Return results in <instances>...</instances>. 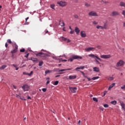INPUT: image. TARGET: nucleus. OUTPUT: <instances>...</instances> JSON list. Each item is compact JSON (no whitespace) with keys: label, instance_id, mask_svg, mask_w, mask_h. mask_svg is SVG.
Returning <instances> with one entry per match:
<instances>
[{"label":"nucleus","instance_id":"2f4dec72","mask_svg":"<svg viewBox=\"0 0 125 125\" xmlns=\"http://www.w3.org/2000/svg\"><path fill=\"white\" fill-rule=\"evenodd\" d=\"M59 82L58 81H57L56 82H55L53 84H54V85H57V84H58Z\"/></svg>","mask_w":125,"mask_h":125},{"label":"nucleus","instance_id":"7c9ffc66","mask_svg":"<svg viewBox=\"0 0 125 125\" xmlns=\"http://www.w3.org/2000/svg\"><path fill=\"white\" fill-rule=\"evenodd\" d=\"M98 79H99V76L92 78V80H93V81H95V80H97Z\"/></svg>","mask_w":125,"mask_h":125},{"label":"nucleus","instance_id":"c85d7f7f","mask_svg":"<svg viewBox=\"0 0 125 125\" xmlns=\"http://www.w3.org/2000/svg\"><path fill=\"white\" fill-rule=\"evenodd\" d=\"M5 68H6V65H2L1 67H0V69L4 70Z\"/></svg>","mask_w":125,"mask_h":125},{"label":"nucleus","instance_id":"5fc2aeb1","mask_svg":"<svg viewBox=\"0 0 125 125\" xmlns=\"http://www.w3.org/2000/svg\"><path fill=\"white\" fill-rule=\"evenodd\" d=\"M70 34H74V30H71V31H70Z\"/></svg>","mask_w":125,"mask_h":125},{"label":"nucleus","instance_id":"ddd939ff","mask_svg":"<svg viewBox=\"0 0 125 125\" xmlns=\"http://www.w3.org/2000/svg\"><path fill=\"white\" fill-rule=\"evenodd\" d=\"M16 97L18 98V99H21V100L26 101V99L24 97H21L20 95L16 94Z\"/></svg>","mask_w":125,"mask_h":125},{"label":"nucleus","instance_id":"f03ea898","mask_svg":"<svg viewBox=\"0 0 125 125\" xmlns=\"http://www.w3.org/2000/svg\"><path fill=\"white\" fill-rule=\"evenodd\" d=\"M88 15H89L90 17H98V14L96 12L94 11H92L88 13Z\"/></svg>","mask_w":125,"mask_h":125},{"label":"nucleus","instance_id":"8fccbe9b","mask_svg":"<svg viewBox=\"0 0 125 125\" xmlns=\"http://www.w3.org/2000/svg\"><path fill=\"white\" fill-rule=\"evenodd\" d=\"M95 61L97 64H100V62H99V61H98L97 60H95Z\"/></svg>","mask_w":125,"mask_h":125},{"label":"nucleus","instance_id":"4c0bfd02","mask_svg":"<svg viewBox=\"0 0 125 125\" xmlns=\"http://www.w3.org/2000/svg\"><path fill=\"white\" fill-rule=\"evenodd\" d=\"M121 89H122L123 90H125V84L121 86Z\"/></svg>","mask_w":125,"mask_h":125},{"label":"nucleus","instance_id":"aec40b11","mask_svg":"<svg viewBox=\"0 0 125 125\" xmlns=\"http://www.w3.org/2000/svg\"><path fill=\"white\" fill-rule=\"evenodd\" d=\"M59 25H60L61 27H64L65 26V23H64V21H63L60 20L59 21Z\"/></svg>","mask_w":125,"mask_h":125},{"label":"nucleus","instance_id":"39448f33","mask_svg":"<svg viewBox=\"0 0 125 125\" xmlns=\"http://www.w3.org/2000/svg\"><path fill=\"white\" fill-rule=\"evenodd\" d=\"M14 44L15 48L13 50L11 51V53H16V52H17V50L18 49V45L16 44V43H14Z\"/></svg>","mask_w":125,"mask_h":125},{"label":"nucleus","instance_id":"13d9d810","mask_svg":"<svg viewBox=\"0 0 125 125\" xmlns=\"http://www.w3.org/2000/svg\"><path fill=\"white\" fill-rule=\"evenodd\" d=\"M27 99H31V97L28 96H27Z\"/></svg>","mask_w":125,"mask_h":125},{"label":"nucleus","instance_id":"5701e85b","mask_svg":"<svg viewBox=\"0 0 125 125\" xmlns=\"http://www.w3.org/2000/svg\"><path fill=\"white\" fill-rule=\"evenodd\" d=\"M115 83H112L108 87V90H110V89H111V88H113V87H114V86H115Z\"/></svg>","mask_w":125,"mask_h":125},{"label":"nucleus","instance_id":"052dcab7","mask_svg":"<svg viewBox=\"0 0 125 125\" xmlns=\"http://www.w3.org/2000/svg\"><path fill=\"white\" fill-rule=\"evenodd\" d=\"M19 69V68H18V67H16V71H18V69Z\"/></svg>","mask_w":125,"mask_h":125},{"label":"nucleus","instance_id":"2eb2a0df","mask_svg":"<svg viewBox=\"0 0 125 125\" xmlns=\"http://www.w3.org/2000/svg\"><path fill=\"white\" fill-rule=\"evenodd\" d=\"M77 76L76 75H70L69 76V78L66 79V80H75V79H76Z\"/></svg>","mask_w":125,"mask_h":125},{"label":"nucleus","instance_id":"774afa93","mask_svg":"<svg viewBox=\"0 0 125 125\" xmlns=\"http://www.w3.org/2000/svg\"><path fill=\"white\" fill-rule=\"evenodd\" d=\"M59 74H60L61 75H62V74H64V72H60Z\"/></svg>","mask_w":125,"mask_h":125},{"label":"nucleus","instance_id":"f8f14e48","mask_svg":"<svg viewBox=\"0 0 125 125\" xmlns=\"http://www.w3.org/2000/svg\"><path fill=\"white\" fill-rule=\"evenodd\" d=\"M119 103H120V105H121V107H122V110H125V103H124V102H123V101L120 100V101H119Z\"/></svg>","mask_w":125,"mask_h":125},{"label":"nucleus","instance_id":"cd10ccee","mask_svg":"<svg viewBox=\"0 0 125 125\" xmlns=\"http://www.w3.org/2000/svg\"><path fill=\"white\" fill-rule=\"evenodd\" d=\"M51 72H52V70H47L45 71V74H49V73H51Z\"/></svg>","mask_w":125,"mask_h":125},{"label":"nucleus","instance_id":"0e129e2a","mask_svg":"<svg viewBox=\"0 0 125 125\" xmlns=\"http://www.w3.org/2000/svg\"><path fill=\"white\" fill-rule=\"evenodd\" d=\"M13 87H14V88H15V89H16V88H17L16 86H14V85H13Z\"/></svg>","mask_w":125,"mask_h":125},{"label":"nucleus","instance_id":"37998d69","mask_svg":"<svg viewBox=\"0 0 125 125\" xmlns=\"http://www.w3.org/2000/svg\"><path fill=\"white\" fill-rule=\"evenodd\" d=\"M23 75H27V76H29V73L26 72H24L23 73Z\"/></svg>","mask_w":125,"mask_h":125},{"label":"nucleus","instance_id":"473e14b6","mask_svg":"<svg viewBox=\"0 0 125 125\" xmlns=\"http://www.w3.org/2000/svg\"><path fill=\"white\" fill-rule=\"evenodd\" d=\"M107 79L108 80V81H113V80H114V77H109Z\"/></svg>","mask_w":125,"mask_h":125},{"label":"nucleus","instance_id":"a19ab883","mask_svg":"<svg viewBox=\"0 0 125 125\" xmlns=\"http://www.w3.org/2000/svg\"><path fill=\"white\" fill-rule=\"evenodd\" d=\"M104 108H108V107H109V105L107 104H104Z\"/></svg>","mask_w":125,"mask_h":125},{"label":"nucleus","instance_id":"49530a36","mask_svg":"<svg viewBox=\"0 0 125 125\" xmlns=\"http://www.w3.org/2000/svg\"><path fill=\"white\" fill-rule=\"evenodd\" d=\"M29 54H30L29 53H28L26 54V55L24 56V57H25L26 58H28V57H29Z\"/></svg>","mask_w":125,"mask_h":125},{"label":"nucleus","instance_id":"0eeeda50","mask_svg":"<svg viewBox=\"0 0 125 125\" xmlns=\"http://www.w3.org/2000/svg\"><path fill=\"white\" fill-rule=\"evenodd\" d=\"M22 88L23 91H28V90H29V89H30V87H29V85H28L27 84H24L22 86Z\"/></svg>","mask_w":125,"mask_h":125},{"label":"nucleus","instance_id":"4d7b16f0","mask_svg":"<svg viewBox=\"0 0 125 125\" xmlns=\"http://www.w3.org/2000/svg\"><path fill=\"white\" fill-rule=\"evenodd\" d=\"M8 45L7 44V43H5V47H7Z\"/></svg>","mask_w":125,"mask_h":125},{"label":"nucleus","instance_id":"20e7f679","mask_svg":"<svg viewBox=\"0 0 125 125\" xmlns=\"http://www.w3.org/2000/svg\"><path fill=\"white\" fill-rule=\"evenodd\" d=\"M72 70V68H67V69H59V68H55L54 71L55 72H64V71H70Z\"/></svg>","mask_w":125,"mask_h":125},{"label":"nucleus","instance_id":"79ce46f5","mask_svg":"<svg viewBox=\"0 0 125 125\" xmlns=\"http://www.w3.org/2000/svg\"><path fill=\"white\" fill-rule=\"evenodd\" d=\"M21 52H25V49L23 48L20 50Z\"/></svg>","mask_w":125,"mask_h":125},{"label":"nucleus","instance_id":"a211bd4d","mask_svg":"<svg viewBox=\"0 0 125 125\" xmlns=\"http://www.w3.org/2000/svg\"><path fill=\"white\" fill-rule=\"evenodd\" d=\"M119 12L117 11H113L111 13V16H117V15H119Z\"/></svg>","mask_w":125,"mask_h":125},{"label":"nucleus","instance_id":"c756f323","mask_svg":"<svg viewBox=\"0 0 125 125\" xmlns=\"http://www.w3.org/2000/svg\"><path fill=\"white\" fill-rule=\"evenodd\" d=\"M111 104H112L113 105H116V104H117V101H113L111 102Z\"/></svg>","mask_w":125,"mask_h":125},{"label":"nucleus","instance_id":"72a5a7b5","mask_svg":"<svg viewBox=\"0 0 125 125\" xmlns=\"http://www.w3.org/2000/svg\"><path fill=\"white\" fill-rule=\"evenodd\" d=\"M93 100L95 102H98V100L96 98H93Z\"/></svg>","mask_w":125,"mask_h":125},{"label":"nucleus","instance_id":"c03bdc74","mask_svg":"<svg viewBox=\"0 0 125 125\" xmlns=\"http://www.w3.org/2000/svg\"><path fill=\"white\" fill-rule=\"evenodd\" d=\"M99 109H100V110H101V111H104V108H103L102 107H100Z\"/></svg>","mask_w":125,"mask_h":125},{"label":"nucleus","instance_id":"1a4fd4ad","mask_svg":"<svg viewBox=\"0 0 125 125\" xmlns=\"http://www.w3.org/2000/svg\"><path fill=\"white\" fill-rule=\"evenodd\" d=\"M58 4H59L60 6H66L67 5V3L65 1H61L60 2H58Z\"/></svg>","mask_w":125,"mask_h":125},{"label":"nucleus","instance_id":"69168bd1","mask_svg":"<svg viewBox=\"0 0 125 125\" xmlns=\"http://www.w3.org/2000/svg\"><path fill=\"white\" fill-rule=\"evenodd\" d=\"M63 31H64V32L66 31V30H65V27H64L63 29H62Z\"/></svg>","mask_w":125,"mask_h":125},{"label":"nucleus","instance_id":"b1692460","mask_svg":"<svg viewBox=\"0 0 125 125\" xmlns=\"http://www.w3.org/2000/svg\"><path fill=\"white\" fill-rule=\"evenodd\" d=\"M75 31L76 32V34H79L80 32V29H79V28L78 27H75Z\"/></svg>","mask_w":125,"mask_h":125},{"label":"nucleus","instance_id":"bf43d9fd","mask_svg":"<svg viewBox=\"0 0 125 125\" xmlns=\"http://www.w3.org/2000/svg\"><path fill=\"white\" fill-rule=\"evenodd\" d=\"M28 19H29V17H27V18H26L25 22H27V20H28Z\"/></svg>","mask_w":125,"mask_h":125},{"label":"nucleus","instance_id":"6e6552de","mask_svg":"<svg viewBox=\"0 0 125 125\" xmlns=\"http://www.w3.org/2000/svg\"><path fill=\"white\" fill-rule=\"evenodd\" d=\"M100 57L103 59H109V58H111V55H102Z\"/></svg>","mask_w":125,"mask_h":125},{"label":"nucleus","instance_id":"393cba45","mask_svg":"<svg viewBox=\"0 0 125 125\" xmlns=\"http://www.w3.org/2000/svg\"><path fill=\"white\" fill-rule=\"evenodd\" d=\"M84 68V66H81L80 67H77L75 70L78 71V70H80L81 69H83Z\"/></svg>","mask_w":125,"mask_h":125},{"label":"nucleus","instance_id":"dca6fc26","mask_svg":"<svg viewBox=\"0 0 125 125\" xmlns=\"http://www.w3.org/2000/svg\"><path fill=\"white\" fill-rule=\"evenodd\" d=\"M80 34L82 38H85V37H86V34H85V32L84 31H81Z\"/></svg>","mask_w":125,"mask_h":125},{"label":"nucleus","instance_id":"4468645a","mask_svg":"<svg viewBox=\"0 0 125 125\" xmlns=\"http://www.w3.org/2000/svg\"><path fill=\"white\" fill-rule=\"evenodd\" d=\"M95 48L94 47H88L85 49V51L86 52H89V51H91V50H93V49H95Z\"/></svg>","mask_w":125,"mask_h":125},{"label":"nucleus","instance_id":"de8ad7c7","mask_svg":"<svg viewBox=\"0 0 125 125\" xmlns=\"http://www.w3.org/2000/svg\"><path fill=\"white\" fill-rule=\"evenodd\" d=\"M42 90L43 92H45L46 91V88H42Z\"/></svg>","mask_w":125,"mask_h":125},{"label":"nucleus","instance_id":"3c124183","mask_svg":"<svg viewBox=\"0 0 125 125\" xmlns=\"http://www.w3.org/2000/svg\"><path fill=\"white\" fill-rule=\"evenodd\" d=\"M106 93H107V91H105L104 92L103 96H105V95H106Z\"/></svg>","mask_w":125,"mask_h":125},{"label":"nucleus","instance_id":"bb28decb","mask_svg":"<svg viewBox=\"0 0 125 125\" xmlns=\"http://www.w3.org/2000/svg\"><path fill=\"white\" fill-rule=\"evenodd\" d=\"M120 6H123L124 7H125V3L124 2L121 1L120 3Z\"/></svg>","mask_w":125,"mask_h":125},{"label":"nucleus","instance_id":"4be33fe9","mask_svg":"<svg viewBox=\"0 0 125 125\" xmlns=\"http://www.w3.org/2000/svg\"><path fill=\"white\" fill-rule=\"evenodd\" d=\"M7 42L8 43H10V44H12V45H14V43H15V42H12L10 39L7 40Z\"/></svg>","mask_w":125,"mask_h":125},{"label":"nucleus","instance_id":"423d86ee","mask_svg":"<svg viewBox=\"0 0 125 125\" xmlns=\"http://www.w3.org/2000/svg\"><path fill=\"white\" fill-rule=\"evenodd\" d=\"M89 57H91V58H94V59H97L98 60H100V61H101V59L100 58L98 57V56H95L94 54H91L88 55Z\"/></svg>","mask_w":125,"mask_h":125},{"label":"nucleus","instance_id":"f3484780","mask_svg":"<svg viewBox=\"0 0 125 125\" xmlns=\"http://www.w3.org/2000/svg\"><path fill=\"white\" fill-rule=\"evenodd\" d=\"M73 59H83V57L79 56H73L72 57Z\"/></svg>","mask_w":125,"mask_h":125},{"label":"nucleus","instance_id":"a18cd8bd","mask_svg":"<svg viewBox=\"0 0 125 125\" xmlns=\"http://www.w3.org/2000/svg\"><path fill=\"white\" fill-rule=\"evenodd\" d=\"M33 75V71H31L30 73H28V76H32Z\"/></svg>","mask_w":125,"mask_h":125},{"label":"nucleus","instance_id":"e433bc0d","mask_svg":"<svg viewBox=\"0 0 125 125\" xmlns=\"http://www.w3.org/2000/svg\"><path fill=\"white\" fill-rule=\"evenodd\" d=\"M92 23L94 25H97L98 24V22L96 21H92Z\"/></svg>","mask_w":125,"mask_h":125},{"label":"nucleus","instance_id":"e2e57ef3","mask_svg":"<svg viewBox=\"0 0 125 125\" xmlns=\"http://www.w3.org/2000/svg\"><path fill=\"white\" fill-rule=\"evenodd\" d=\"M69 61H71V62H72L73 61V59H69Z\"/></svg>","mask_w":125,"mask_h":125},{"label":"nucleus","instance_id":"c9c22d12","mask_svg":"<svg viewBox=\"0 0 125 125\" xmlns=\"http://www.w3.org/2000/svg\"><path fill=\"white\" fill-rule=\"evenodd\" d=\"M85 6H86V7H89L90 6V4L87 3H85Z\"/></svg>","mask_w":125,"mask_h":125},{"label":"nucleus","instance_id":"f257e3e1","mask_svg":"<svg viewBox=\"0 0 125 125\" xmlns=\"http://www.w3.org/2000/svg\"><path fill=\"white\" fill-rule=\"evenodd\" d=\"M125 65V61H124L122 60H119L116 64V69L117 70H119V71H121V68H119V67H123Z\"/></svg>","mask_w":125,"mask_h":125},{"label":"nucleus","instance_id":"680f3d73","mask_svg":"<svg viewBox=\"0 0 125 125\" xmlns=\"http://www.w3.org/2000/svg\"><path fill=\"white\" fill-rule=\"evenodd\" d=\"M58 77H60V75H57L55 76V78H58Z\"/></svg>","mask_w":125,"mask_h":125},{"label":"nucleus","instance_id":"09e8293b","mask_svg":"<svg viewBox=\"0 0 125 125\" xmlns=\"http://www.w3.org/2000/svg\"><path fill=\"white\" fill-rule=\"evenodd\" d=\"M85 78H86V79H88V81L89 82H90V81H91V79H90V78H88V77H85Z\"/></svg>","mask_w":125,"mask_h":125},{"label":"nucleus","instance_id":"6ab92c4d","mask_svg":"<svg viewBox=\"0 0 125 125\" xmlns=\"http://www.w3.org/2000/svg\"><path fill=\"white\" fill-rule=\"evenodd\" d=\"M62 41H64V42H71V40H70V39H68L64 37H62Z\"/></svg>","mask_w":125,"mask_h":125},{"label":"nucleus","instance_id":"9b49d317","mask_svg":"<svg viewBox=\"0 0 125 125\" xmlns=\"http://www.w3.org/2000/svg\"><path fill=\"white\" fill-rule=\"evenodd\" d=\"M69 90H70V91H71V92H72V93H76L78 89L76 87H69Z\"/></svg>","mask_w":125,"mask_h":125},{"label":"nucleus","instance_id":"a878e982","mask_svg":"<svg viewBox=\"0 0 125 125\" xmlns=\"http://www.w3.org/2000/svg\"><path fill=\"white\" fill-rule=\"evenodd\" d=\"M30 60H32L33 62H37L38 61V59L35 58H31Z\"/></svg>","mask_w":125,"mask_h":125},{"label":"nucleus","instance_id":"6e6d98bb","mask_svg":"<svg viewBox=\"0 0 125 125\" xmlns=\"http://www.w3.org/2000/svg\"><path fill=\"white\" fill-rule=\"evenodd\" d=\"M50 83V81H47L46 84H48V83Z\"/></svg>","mask_w":125,"mask_h":125},{"label":"nucleus","instance_id":"412c9836","mask_svg":"<svg viewBox=\"0 0 125 125\" xmlns=\"http://www.w3.org/2000/svg\"><path fill=\"white\" fill-rule=\"evenodd\" d=\"M93 69L94 72H97V73H98V72H99L100 71L99 68L98 67H93Z\"/></svg>","mask_w":125,"mask_h":125},{"label":"nucleus","instance_id":"338daca9","mask_svg":"<svg viewBox=\"0 0 125 125\" xmlns=\"http://www.w3.org/2000/svg\"><path fill=\"white\" fill-rule=\"evenodd\" d=\"M125 22H124L123 23V27H125Z\"/></svg>","mask_w":125,"mask_h":125},{"label":"nucleus","instance_id":"864d4df0","mask_svg":"<svg viewBox=\"0 0 125 125\" xmlns=\"http://www.w3.org/2000/svg\"><path fill=\"white\" fill-rule=\"evenodd\" d=\"M78 125H81V120H79L78 123Z\"/></svg>","mask_w":125,"mask_h":125},{"label":"nucleus","instance_id":"603ef678","mask_svg":"<svg viewBox=\"0 0 125 125\" xmlns=\"http://www.w3.org/2000/svg\"><path fill=\"white\" fill-rule=\"evenodd\" d=\"M13 66L14 67H15V68H17V65H16V64H13Z\"/></svg>","mask_w":125,"mask_h":125},{"label":"nucleus","instance_id":"ea45409f","mask_svg":"<svg viewBox=\"0 0 125 125\" xmlns=\"http://www.w3.org/2000/svg\"><path fill=\"white\" fill-rule=\"evenodd\" d=\"M51 8H52V9H54V7H55V5L52 4L50 6Z\"/></svg>","mask_w":125,"mask_h":125},{"label":"nucleus","instance_id":"9d476101","mask_svg":"<svg viewBox=\"0 0 125 125\" xmlns=\"http://www.w3.org/2000/svg\"><path fill=\"white\" fill-rule=\"evenodd\" d=\"M36 56H39L40 57H45L46 54L42 53L40 52L39 53L36 54Z\"/></svg>","mask_w":125,"mask_h":125},{"label":"nucleus","instance_id":"58836bf2","mask_svg":"<svg viewBox=\"0 0 125 125\" xmlns=\"http://www.w3.org/2000/svg\"><path fill=\"white\" fill-rule=\"evenodd\" d=\"M74 17L76 19H79V16H78V15H74Z\"/></svg>","mask_w":125,"mask_h":125},{"label":"nucleus","instance_id":"7ed1b4c3","mask_svg":"<svg viewBox=\"0 0 125 125\" xmlns=\"http://www.w3.org/2000/svg\"><path fill=\"white\" fill-rule=\"evenodd\" d=\"M107 23H105L104 24V26H102L101 25H97L96 26V28L98 29V30H103L104 29V30H106L107 29Z\"/></svg>","mask_w":125,"mask_h":125},{"label":"nucleus","instance_id":"f704fd0d","mask_svg":"<svg viewBox=\"0 0 125 125\" xmlns=\"http://www.w3.org/2000/svg\"><path fill=\"white\" fill-rule=\"evenodd\" d=\"M42 64H43V62L42 61L39 62V66H42Z\"/></svg>","mask_w":125,"mask_h":125}]
</instances>
